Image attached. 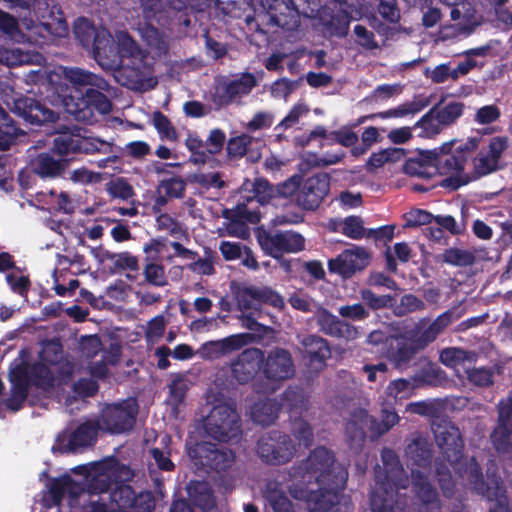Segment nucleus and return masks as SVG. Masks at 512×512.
<instances>
[{
  "label": "nucleus",
  "instance_id": "f257e3e1",
  "mask_svg": "<svg viewBox=\"0 0 512 512\" xmlns=\"http://www.w3.org/2000/svg\"><path fill=\"white\" fill-rule=\"evenodd\" d=\"M333 451L324 446L316 447L309 455L289 469L290 479L301 485L317 484V490H309V512H330L340 504L348 473L335 468Z\"/></svg>",
  "mask_w": 512,
  "mask_h": 512
},
{
  "label": "nucleus",
  "instance_id": "f03ea898",
  "mask_svg": "<svg viewBox=\"0 0 512 512\" xmlns=\"http://www.w3.org/2000/svg\"><path fill=\"white\" fill-rule=\"evenodd\" d=\"M64 76L73 89L63 97V106L76 121L93 124L97 121L96 114L112 111V102L106 94H110L111 86L105 78L78 67L66 68Z\"/></svg>",
  "mask_w": 512,
  "mask_h": 512
},
{
  "label": "nucleus",
  "instance_id": "7ed1b4c3",
  "mask_svg": "<svg viewBox=\"0 0 512 512\" xmlns=\"http://www.w3.org/2000/svg\"><path fill=\"white\" fill-rule=\"evenodd\" d=\"M382 466L375 471V487L370 495L372 512H406V495H400V489H406L409 479L398 454L391 448L381 450Z\"/></svg>",
  "mask_w": 512,
  "mask_h": 512
},
{
  "label": "nucleus",
  "instance_id": "20e7f679",
  "mask_svg": "<svg viewBox=\"0 0 512 512\" xmlns=\"http://www.w3.org/2000/svg\"><path fill=\"white\" fill-rule=\"evenodd\" d=\"M467 480L471 490L489 502H495L488 512H512L507 487L502 477L487 469L483 474L481 465L472 457L467 471Z\"/></svg>",
  "mask_w": 512,
  "mask_h": 512
},
{
  "label": "nucleus",
  "instance_id": "39448f33",
  "mask_svg": "<svg viewBox=\"0 0 512 512\" xmlns=\"http://www.w3.org/2000/svg\"><path fill=\"white\" fill-rule=\"evenodd\" d=\"M261 367L264 381H256L253 385L254 391L258 394H273L284 381L295 375L292 354L282 347H274L268 351L263 350Z\"/></svg>",
  "mask_w": 512,
  "mask_h": 512
},
{
  "label": "nucleus",
  "instance_id": "423d86ee",
  "mask_svg": "<svg viewBox=\"0 0 512 512\" xmlns=\"http://www.w3.org/2000/svg\"><path fill=\"white\" fill-rule=\"evenodd\" d=\"M203 427L209 437L219 442H238L242 435L240 416L227 404L214 406L204 419Z\"/></svg>",
  "mask_w": 512,
  "mask_h": 512
},
{
  "label": "nucleus",
  "instance_id": "0eeeda50",
  "mask_svg": "<svg viewBox=\"0 0 512 512\" xmlns=\"http://www.w3.org/2000/svg\"><path fill=\"white\" fill-rule=\"evenodd\" d=\"M81 129L61 132L53 140L52 151L60 156L69 154H110L113 153L112 143L94 137H86L80 134Z\"/></svg>",
  "mask_w": 512,
  "mask_h": 512
},
{
  "label": "nucleus",
  "instance_id": "6e6552de",
  "mask_svg": "<svg viewBox=\"0 0 512 512\" xmlns=\"http://www.w3.org/2000/svg\"><path fill=\"white\" fill-rule=\"evenodd\" d=\"M256 239L264 254L274 259L305 249L303 235L292 230L271 231L260 227L256 230Z\"/></svg>",
  "mask_w": 512,
  "mask_h": 512
},
{
  "label": "nucleus",
  "instance_id": "1a4fd4ad",
  "mask_svg": "<svg viewBox=\"0 0 512 512\" xmlns=\"http://www.w3.org/2000/svg\"><path fill=\"white\" fill-rule=\"evenodd\" d=\"M431 430L442 457L455 467L464 455V441L459 428L445 417L432 420Z\"/></svg>",
  "mask_w": 512,
  "mask_h": 512
},
{
  "label": "nucleus",
  "instance_id": "9d476101",
  "mask_svg": "<svg viewBox=\"0 0 512 512\" xmlns=\"http://www.w3.org/2000/svg\"><path fill=\"white\" fill-rule=\"evenodd\" d=\"M296 453V445L291 437L279 430L263 434L257 442V454L268 465L288 463Z\"/></svg>",
  "mask_w": 512,
  "mask_h": 512
},
{
  "label": "nucleus",
  "instance_id": "9b49d317",
  "mask_svg": "<svg viewBox=\"0 0 512 512\" xmlns=\"http://www.w3.org/2000/svg\"><path fill=\"white\" fill-rule=\"evenodd\" d=\"M188 455L196 465L217 473L230 470L236 460L232 449L207 441L196 443L189 449Z\"/></svg>",
  "mask_w": 512,
  "mask_h": 512
},
{
  "label": "nucleus",
  "instance_id": "f8f14e48",
  "mask_svg": "<svg viewBox=\"0 0 512 512\" xmlns=\"http://www.w3.org/2000/svg\"><path fill=\"white\" fill-rule=\"evenodd\" d=\"M138 404L135 399L108 404L100 414L102 430L111 434H122L133 429L138 414Z\"/></svg>",
  "mask_w": 512,
  "mask_h": 512
},
{
  "label": "nucleus",
  "instance_id": "ddd939ff",
  "mask_svg": "<svg viewBox=\"0 0 512 512\" xmlns=\"http://www.w3.org/2000/svg\"><path fill=\"white\" fill-rule=\"evenodd\" d=\"M411 492L414 512H441L440 494L429 473L411 469Z\"/></svg>",
  "mask_w": 512,
  "mask_h": 512
},
{
  "label": "nucleus",
  "instance_id": "4468645a",
  "mask_svg": "<svg viewBox=\"0 0 512 512\" xmlns=\"http://www.w3.org/2000/svg\"><path fill=\"white\" fill-rule=\"evenodd\" d=\"M124 55L121 54L119 45L113 40L112 43L102 48L101 52H97L96 62L105 70H116L123 63V57L131 58L133 69L140 70L145 67L147 53L131 38L123 42Z\"/></svg>",
  "mask_w": 512,
  "mask_h": 512
},
{
  "label": "nucleus",
  "instance_id": "2eb2a0df",
  "mask_svg": "<svg viewBox=\"0 0 512 512\" xmlns=\"http://www.w3.org/2000/svg\"><path fill=\"white\" fill-rule=\"evenodd\" d=\"M258 85L256 76L251 72H243L238 78H223L216 86L213 102L219 107L239 103L241 98L248 96Z\"/></svg>",
  "mask_w": 512,
  "mask_h": 512
},
{
  "label": "nucleus",
  "instance_id": "dca6fc26",
  "mask_svg": "<svg viewBox=\"0 0 512 512\" xmlns=\"http://www.w3.org/2000/svg\"><path fill=\"white\" fill-rule=\"evenodd\" d=\"M226 134L223 130L215 128L210 131L206 141H203L196 133H189L185 145L191 152L190 161L194 164H205L210 158L223 150Z\"/></svg>",
  "mask_w": 512,
  "mask_h": 512
},
{
  "label": "nucleus",
  "instance_id": "f3484780",
  "mask_svg": "<svg viewBox=\"0 0 512 512\" xmlns=\"http://www.w3.org/2000/svg\"><path fill=\"white\" fill-rule=\"evenodd\" d=\"M370 260L371 256L364 247L354 245L342 251L337 257L329 259L328 270L343 278H351L357 272L364 270Z\"/></svg>",
  "mask_w": 512,
  "mask_h": 512
},
{
  "label": "nucleus",
  "instance_id": "a211bd4d",
  "mask_svg": "<svg viewBox=\"0 0 512 512\" xmlns=\"http://www.w3.org/2000/svg\"><path fill=\"white\" fill-rule=\"evenodd\" d=\"M427 346L422 343V338L418 332L413 330L406 337L391 339L387 349V358L396 368L405 369L414 356Z\"/></svg>",
  "mask_w": 512,
  "mask_h": 512
},
{
  "label": "nucleus",
  "instance_id": "6ab92c4d",
  "mask_svg": "<svg viewBox=\"0 0 512 512\" xmlns=\"http://www.w3.org/2000/svg\"><path fill=\"white\" fill-rule=\"evenodd\" d=\"M330 190V177L326 173H318L308 177L297 193V203L304 210L314 211L323 202Z\"/></svg>",
  "mask_w": 512,
  "mask_h": 512
},
{
  "label": "nucleus",
  "instance_id": "aec40b11",
  "mask_svg": "<svg viewBox=\"0 0 512 512\" xmlns=\"http://www.w3.org/2000/svg\"><path fill=\"white\" fill-rule=\"evenodd\" d=\"M263 350L256 347L244 349L231 361L230 369L232 377L239 384H247L254 380L258 373L262 374L261 362Z\"/></svg>",
  "mask_w": 512,
  "mask_h": 512
},
{
  "label": "nucleus",
  "instance_id": "412c9836",
  "mask_svg": "<svg viewBox=\"0 0 512 512\" xmlns=\"http://www.w3.org/2000/svg\"><path fill=\"white\" fill-rule=\"evenodd\" d=\"M29 357L30 351L26 348L21 349L18 358L11 363L10 368H23L28 380V386L32 384L37 388H51L54 385L55 377L50 366L40 360L29 364Z\"/></svg>",
  "mask_w": 512,
  "mask_h": 512
},
{
  "label": "nucleus",
  "instance_id": "4be33fe9",
  "mask_svg": "<svg viewBox=\"0 0 512 512\" xmlns=\"http://www.w3.org/2000/svg\"><path fill=\"white\" fill-rule=\"evenodd\" d=\"M299 352L306 364L316 370H322L331 357L329 342L316 334H307L299 341Z\"/></svg>",
  "mask_w": 512,
  "mask_h": 512
},
{
  "label": "nucleus",
  "instance_id": "5701e85b",
  "mask_svg": "<svg viewBox=\"0 0 512 512\" xmlns=\"http://www.w3.org/2000/svg\"><path fill=\"white\" fill-rule=\"evenodd\" d=\"M454 141L446 142L441 147L427 150V158L433 162V172L441 175L451 174L453 172L462 173L465 168L468 157L454 151L452 148Z\"/></svg>",
  "mask_w": 512,
  "mask_h": 512
},
{
  "label": "nucleus",
  "instance_id": "b1692460",
  "mask_svg": "<svg viewBox=\"0 0 512 512\" xmlns=\"http://www.w3.org/2000/svg\"><path fill=\"white\" fill-rule=\"evenodd\" d=\"M13 112L31 125L54 123L58 120V114L44 103L30 97L15 99Z\"/></svg>",
  "mask_w": 512,
  "mask_h": 512
},
{
  "label": "nucleus",
  "instance_id": "393cba45",
  "mask_svg": "<svg viewBox=\"0 0 512 512\" xmlns=\"http://www.w3.org/2000/svg\"><path fill=\"white\" fill-rule=\"evenodd\" d=\"M314 319L319 331L327 336L345 340H353L357 336V330L353 325L322 306H318L315 310Z\"/></svg>",
  "mask_w": 512,
  "mask_h": 512
},
{
  "label": "nucleus",
  "instance_id": "a878e982",
  "mask_svg": "<svg viewBox=\"0 0 512 512\" xmlns=\"http://www.w3.org/2000/svg\"><path fill=\"white\" fill-rule=\"evenodd\" d=\"M440 369L422 370L420 374L413 377L412 380L399 378L393 380L387 386V394L394 399H408L414 394L416 388L424 384L433 385L438 379Z\"/></svg>",
  "mask_w": 512,
  "mask_h": 512
},
{
  "label": "nucleus",
  "instance_id": "bb28decb",
  "mask_svg": "<svg viewBox=\"0 0 512 512\" xmlns=\"http://www.w3.org/2000/svg\"><path fill=\"white\" fill-rule=\"evenodd\" d=\"M102 430L98 419H88L79 424L69 435L68 443L58 450L64 452H76L79 448L92 447L98 440V433Z\"/></svg>",
  "mask_w": 512,
  "mask_h": 512
},
{
  "label": "nucleus",
  "instance_id": "cd10ccee",
  "mask_svg": "<svg viewBox=\"0 0 512 512\" xmlns=\"http://www.w3.org/2000/svg\"><path fill=\"white\" fill-rule=\"evenodd\" d=\"M266 3L268 4L267 9L273 24L285 31H295L298 29L300 26V12L295 0L282 1L280 6L283 8L279 12L276 5L270 4L269 0H261V4L264 7Z\"/></svg>",
  "mask_w": 512,
  "mask_h": 512
},
{
  "label": "nucleus",
  "instance_id": "c85d7f7f",
  "mask_svg": "<svg viewBox=\"0 0 512 512\" xmlns=\"http://www.w3.org/2000/svg\"><path fill=\"white\" fill-rule=\"evenodd\" d=\"M69 166L66 158H55L48 152H41L30 162L33 174L41 179H56L62 177Z\"/></svg>",
  "mask_w": 512,
  "mask_h": 512
},
{
  "label": "nucleus",
  "instance_id": "c756f323",
  "mask_svg": "<svg viewBox=\"0 0 512 512\" xmlns=\"http://www.w3.org/2000/svg\"><path fill=\"white\" fill-rule=\"evenodd\" d=\"M466 310L461 306H454L441 313L430 325L418 334L424 345L434 342L437 337L453 322L459 320Z\"/></svg>",
  "mask_w": 512,
  "mask_h": 512
},
{
  "label": "nucleus",
  "instance_id": "7c9ffc66",
  "mask_svg": "<svg viewBox=\"0 0 512 512\" xmlns=\"http://www.w3.org/2000/svg\"><path fill=\"white\" fill-rule=\"evenodd\" d=\"M9 381L11 382V395L6 401V406L12 411H18L27 399L29 386L23 368H10Z\"/></svg>",
  "mask_w": 512,
  "mask_h": 512
},
{
  "label": "nucleus",
  "instance_id": "2f4dec72",
  "mask_svg": "<svg viewBox=\"0 0 512 512\" xmlns=\"http://www.w3.org/2000/svg\"><path fill=\"white\" fill-rule=\"evenodd\" d=\"M187 494L189 502L202 511H210L216 506L214 491L207 481L191 480L187 485Z\"/></svg>",
  "mask_w": 512,
  "mask_h": 512
},
{
  "label": "nucleus",
  "instance_id": "473e14b6",
  "mask_svg": "<svg viewBox=\"0 0 512 512\" xmlns=\"http://www.w3.org/2000/svg\"><path fill=\"white\" fill-rule=\"evenodd\" d=\"M406 456L419 468H430L433 451L431 442L422 435L414 437L405 448Z\"/></svg>",
  "mask_w": 512,
  "mask_h": 512
},
{
  "label": "nucleus",
  "instance_id": "72a5a7b5",
  "mask_svg": "<svg viewBox=\"0 0 512 512\" xmlns=\"http://www.w3.org/2000/svg\"><path fill=\"white\" fill-rule=\"evenodd\" d=\"M281 404L274 398L256 402L251 409L253 421L262 426H269L278 418Z\"/></svg>",
  "mask_w": 512,
  "mask_h": 512
},
{
  "label": "nucleus",
  "instance_id": "f704fd0d",
  "mask_svg": "<svg viewBox=\"0 0 512 512\" xmlns=\"http://www.w3.org/2000/svg\"><path fill=\"white\" fill-rule=\"evenodd\" d=\"M253 340L254 336L252 334L239 333L220 340L210 341L206 343V346L210 347L217 356H221L239 350Z\"/></svg>",
  "mask_w": 512,
  "mask_h": 512
},
{
  "label": "nucleus",
  "instance_id": "c9c22d12",
  "mask_svg": "<svg viewBox=\"0 0 512 512\" xmlns=\"http://www.w3.org/2000/svg\"><path fill=\"white\" fill-rule=\"evenodd\" d=\"M253 340L254 336L252 334L239 333L220 340L210 341L206 343V346L210 347L217 356H221L239 350Z\"/></svg>",
  "mask_w": 512,
  "mask_h": 512
},
{
  "label": "nucleus",
  "instance_id": "e433bc0d",
  "mask_svg": "<svg viewBox=\"0 0 512 512\" xmlns=\"http://www.w3.org/2000/svg\"><path fill=\"white\" fill-rule=\"evenodd\" d=\"M443 101L435 104L432 109H436V117L438 122L444 126L449 127L456 123V121L463 115L465 104L459 101H451L442 104Z\"/></svg>",
  "mask_w": 512,
  "mask_h": 512
},
{
  "label": "nucleus",
  "instance_id": "4c0bfd02",
  "mask_svg": "<svg viewBox=\"0 0 512 512\" xmlns=\"http://www.w3.org/2000/svg\"><path fill=\"white\" fill-rule=\"evenodd\" d=\"M265 498L274 512H295L293 503L277 482L267 484Z\"/></svg>",
  "mask_w": 512,
  "mask_h": 512
},
{
  "label": "nucleus",
  "instance_id": "58836bf2",
  "mask_svg": "<svg viewBox=\"0 0 512 512\" xmlns=\"http://www.w3.org/2000/svg\"><path fill=\"white\" fill-rule=\"evenodd\" d=\"M170 443L171 437L165 435L161 438L162 448L154 447L150 449V455L157 469L164 472H172L176 468L174 462L171 460Z\"/></svg>",
  "mask_w": 512,
  "mask_h": 512
},
{
  "label": "nucleus",
  "instance_id": "ea45409f",
  "mask_svg": "<svg viewBox=\"0 0 512 512\" xmlns=\"http://www.w3.org/2000/svg\"><path fill=\"white\" fill-rule=\"evenodd\" d=\"M78 485L69 475H64L59 478H55L50 482L49 493L54 503H60L64 496L69 493L71 495L78 494L76 490Z\"/></svg>",
  "mask_w": 512,
  "mask_h": 512
},
{
  "label": "nucleus",
  "instance_id": "a19ab883",
  "mask_svg": "<svg viewBox=\"0 0 512 512\" xmlns=\"http://www.w3.org/2000/svg\"><path fill=\"white\" fill-rule=\"evenodd\" d=\"M103 257L113 262L111 271L118 273L122 271H137L139 269L138 259L130 252L114 253L106 250Z\"/></svg>",
  "mask_w": 512,
  "mask_h": 512
},
{
  "label": "nucleus",
  "instance_id": "79ce46f5",
  "mask_svg": "<svg viewBox=\"0 0 512 512\" xmlns=\"http://www.w3.org/2000/svg\"><path fill=\"white\" fill-rule=\"evenodd\" d=\"M428 99H419L413 100L411 102L403 103L395 108L378 112L379 118L388 119V118H401L407 115H414L422 111L426 106H428Z\"/></svg>",
  "mask_w": 512,
  "mask_h": 512
},
{
  "label": "nucleus",
  "instance_id": "37998d69",
  "mask_svg": "<svg viewBox=\"0 0 512 512\" xmlns=\"http://www.w3.org/2000/svg\"><path fill=\"white\" fill-rule=\"evenodd\" d=\"M64 359L63 345L59 339L47 340L39 352V360L48 366H57Z\"/></svg>",
  "mask_w": 512,
  "mask_h": 512
},
{
  "label": "nucleus",
  "instance_id": "c03bdc74",
  "mask_svg": "<svg viewBox=\"0 0 512 512\" xmlns=\"http://www.w3.org/2000/svg\"><path fill=\"white\" fill-rule=\"evenodd\" d=\"M17 135V126L9 114L0 106V150L9 149Z\"/></svg>",
  "mask_w": 512,
  "mask_h": 512
},
{
  "label": "nucleus",
  "instance_id": "a18cd8bd",
  "mask_svg": "<svg viewBox=\"0 0 512 512\" xmlns=\"http://www.w3.org/2000/svg\"><path fill=\"white\" fill-rule=\"evenodd\" d=\"M432 165V160L427 158V151H423L420 153L419 158L408 159L403 166V170L410 176L428 178L434 173L430 171L431 169L433 170Z\"/></svg>",
  "mask_w": 512,
  "mask_h": 512
},
{
  "label": "nucleus",
  "instance_id": "49530a36",
  "mask_svg": "<svg viewBox=\"0 0 512 512\" xmlns=\"http://www.w3.org/2000/svg\"><path fill=\"white\" fill-rule=\"evenodd\" d=\"M512 427L497 424L491 433V442L494 449L500 454L512 453Z\"/></svg>",
  "mask_w": 512,
  "mask_h": 512
},
{
  "label": "nucleus",
  "instance_id": "de8ad7c7",
  "mask_svg": "<svg viewBox=\"0 0 512 512\" xmlns=\"http://www.w3.org/2000/svg\"><path fill=\"white\" fill-rule=\"evenodd\" d=\"M475 354L462 348L450 347L443 349L440 353V361L447 367L455 368L466 361L472 362Z\"/></svg>",
  "mask_w": 512,
  "mask_h": 512
},
{
  "label": "nucleus",
  "instance_id": "09e8293b",
  "mask_svg": "<svg viewBox=\"0 0 512 512\" xmlns=\"http://www.w3.org/2000/svg\"><path fill=\"white\" fill-rule=\"evenodd\" d=\"M99 32L93 23L86 18H78L74 25L75 38L80 42L83 48L90 49L91 42Z\"/></svg>",
  "mask_w": 512,
  "mask_h": 512
},
{
  "label": "nucleus",
  "instance_id": "8fccbe9b",
  "mask_svg": "<svg viewBox=\"0 0 512 512\" xmlns=\"http://www.w3.org/2000/svg\"><path fill=\"white\" fill-rule=\"evenodd\" d=\"M436 109H430L425 113L414 125V128H420L419 136L430 138L439 134L444 126L438 122L436 117Z\"/></svg>",
  "mask_w": 512,
  "mask_h": 512
},
{
  "label": "nucleus",
  "instance_id": "3c124183",
  "mask_svg": "<svg viewBox=\"0 0 512 512\" xmlns=\"http://www.w3.org/2000/svg\"><path fill=\"white\" fill-rule=\"evenodd\" d=\"M443 262L457 267H467L475 263V255L460 248L445 249L442 254Z\"/></svg>",
  "mask_w": 512,
  "mask_h": 512
},
{
  "label": "nucleus",
  "instance_id": "603ef678",
  "mask_svg": "<svg viewBox=\"0 0 512 512\" xmlns=\"http://www.w3.org/2000/svg\"><path fill=\"white\" fill-rule=\"evenodd\" d=\"M351 19L348 12L340 11L330 18L325 27L331 36L344 38L348 35Z\"/></svg>",
  "mask_w": 512,
  "mask_h": 512
},
{
  "label": "nucleus",
  "instance_id": "864d4df0",
  "mask_svg": "<svg viewBox=\"0 0 512 512\" xmlns=\"http://www.w3.org/2000/svg\"><path fill=\"white\" fill-rule=\"evenodd\" d=\"M120 494H126L128 497L125 506L138 508V512H151L155 507L154 499L150 493L140 494L136 497L132 488L125 486L120 490Z\"/></svg>",
  "mask_w": 512,
  "mask_h": 512
},
{
  "label": "nucleus",
  "instance_id": "5fc2aeb1",
  "mask_svg": "<svg viewBox=\"0 0 512 512\" xmlns=\"http://www.w3.org/2000/svg\"><path fill=\"white\" fill-rule=\"evenodd\" d=\"M360 295L363 302L374 311L391 308L396 303L394 296L389 294L377 295L371 289H362Z\"/></svg>",
  "mask_w": 512,
  "mask_h": 512
},
{
  "label": "nucleus",
  "instance_id": "6e6d98bb",
  "mask_svg": "<svg viewBox=\"0 0 512 512\" xmlns=\"http://www.w3.org/2000/svg\"><path fill=\"white\" fill-rule=\"evenodd\" d=\"M189 181L206 190L211 188L223 189L226 186V182L222 179L220 172L194 173L189 177Z\"/></svg>",
  "mask_w": 512,
  "mask_h": 512
},
{
  "label": "nucleus",
  "instance_id": "4d7b16f0",
  "mask_svg": "<svg viewBox=\"0 0 512 512\" xmlns=\"http://www.w3.org/2000/svg\"><path fill=\"white\" fill-rule=\"evenodd\" d=\"M247 294L254 300L269 304L275 308H282L284 306L283 297L268 287L249 288L247 289Z\"/></svg>",
  "mask_w": 512,
  "mask_h": 512
},
{
  "label": "nucleus",
  "instance_id": "13d9d810",
  "mask_svg": "<svg viewBox=\"0 0 512 512\" xmlns=\"http://www.w3.org/2000/svg\"><path fill=\"white\" fill-rule=\"evenodd\" d=\"M166 330V321L163 315H156L148 321L145 329V341L147 345L158 343L164 336Z\"/></svg>",
  "mask_w": 512,
  "mask_h": 512
},
{
  "label": "nucleus",
  "instance_id": "bf43d9fd",
  "mask_svg": "<svg viewBox=\"0 0 512 512\" xmlns=\"http://www.w3.org/2000/svg\"><path fill=\"white\" fill-rule=\"evenodd\" d=\"M153 125L160 135V138L169 141L177 140V131L170 119L161 111H155L152 117Z\"/></svg>",
  "mask_w": 512,
  "mask_h": 512
},
{
  "label": "nucleus",
  "instance_id": "052dcab7",
  "mask_svg": "<svg viewBox=\"0 0 512 512\" xmlns=\"http://www.w3.org/2000/svg\"><path fill=\"white\" fill-rule=\"evenodd\" d=\"M364 222L360 216L351 215L341 221L340 232L346 237L359 240L365 236Z\"/></svg>",
  "mask_w": 512,
  "mask_h": 512
},
{
  "label": "nucleus",
  "instance_id": "680f3d73",
  "mask_svg": "<svg viewBox=\"0 0 512 512\" xmlns=\"http://www.w3.org/2000/svg\"><path fill=\"white\" fill-rule=\"evenodd\" d=\"M291 433L298 440L299 445L310 447L313 442V430L311 425L304 419H295L291 425Z\"/></svg>",
  "mask_w": 512,
  "mask_h": 512
},
{
  "label": "nucleus",
  "instance_id": "e2e57ef3",
  "mask_svg": "<svg viewBox=\"0 0 512 512\" xmlns=\"http://www.w3.org/2000/svg\"><path fill=\"white\" fill-rule=\"evenodd\" d=\"M159 188L168 198L180 199L184 197L186 182L180 176H173L160 181Z\"/></svg>",
  "mask_w": 512,
  "mask_h": 512
},
{
  "label": "nucleus",
  "instance_id": "0e129e2a",
  "mask_svg": "<svg viewBox=\"0 0 512 512\" xmlns=\"http://www.w3.org/2000/svg\"><path fill=\"white\" fill-rule=\"evenodd\" d=\"M106 191L112 198L128 200L134 195L133 187L122 177L111 180L106 184Z\"/></svg>",
  "mask_w": 512,
  "mask_h": 512
},
{
  "label": "nucleus",
  "instance_id": "69168bd1",
  "mask_svg": "<svg viewBox=\"0 0 512 512\" xmlns=\"http://www.w3.org/2000/svg\"><path fill=\"white\" fill-rule=\"evenodd\" d=\"M251 140V136L247 134L230 138L226 145L227 155L233 159L243 157L247 153V148L251 144Z\"/></svg>",
  "mask_w": 512,
  "mask_h": 512
},
{
  "label": "nucleus",
  "instance_id": "338daca9",
  "mask_svg": "<svg viewBox=\"0 0 512 512\" xmlns=\"http://www.w3.org/2000/svg\"><path fill=\"white\" fill-rule=\"evenodd\" d=\"M406 410L416 415L429 417L432 420H435L436 418H443L439 415V408L431 400L411 402L407 405Z\"/></svg>",
  "mask_w": 512,
  "mask_h": 512
},
{
  "label": "nucleus",
  "instance_id": "774afa93",
  "mask_svg": "<svg viewBox=\"0 0 512 512\" xmlns=\"http://www.w3.org/2000/svg\"><path fill=\"white\" fill-rule=\"evenodd\" d=\"M301 79L290 80L286 77L277 79L271 86V94L274 97L287 99L296 89L299 88Z\"/></svg>",
  "mask_w": 512,
  "mask_h": 512
}]
</instances>
